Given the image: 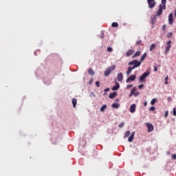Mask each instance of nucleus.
Listing matches in <instances>:
<instances>
[{"label":"nucleus","instance_id":"nucleus-29","mask_svg":"<svg viewBox=\"0 0 176 176\" xmlns=\"http://www.w3.org/2000/svg\"><path fill=\"white\" fill-rule=\"evenodd\" d=\"M167 38H171V36H173V32H169L167 34Z\"/></svg>","mask_w":176,"mask_h":176},{"label":"nucleus","instance_id":"nucleus-30","mask_svg":"<svg viewBox=\"0 0 176 176\" xmlns=\"http://www.w3.org/2000/svg\"><path fill=\"white\" fill-rule=\"evenodd\" d=\"M123 126H124V122H121L119 125H118V127L120 129H122V127H123Z\"/></svg>","mask_w":176,"mask_h":176},{"label":"nucleus","instance_id":"nucleus-6","mask_svg":"<svg viewBox=\"0 0 176 176\" xmlns=\"http://www.w3.org/2000/svg\"><path fill=\"white\" fill-rule=\"evenodd\" d=\"M167 46L165 48V51L164 53L165 54H167V53H168L170 52V49H171V41H168L166 43Z\"/></svg>","mask_w":176,"mask_h":176},{"label":"nucleus","instance_id":"nucleus-36","mask_svg":"<svg viewBox=\"0 0 176 176\" xmlns=\"http://www.w3.org/2000/svg\"><path fill=\"white\" fill-rule=\"evenodd\" d=\"M131 68L132 69V71H133V69H135V68H138V65H136L135 66L131 67Z\"/></svg>","mask_w":176,"mask_h":176},{"label":"nucleus","instance_id":"nucleus-37","mask_svg":"<svg viewBox=\"0 0 176 176\" xmlns=\"http://www.w3.org/2000/svg\"><path fill=\"white\" fill-rule=\"evenodd\" d=\"M166 28H167V26L166 25H163L162 26L163 31H166Z\"/></svg>","mask_w":176,"mask_h":176},{"label":"nucleus","instance_id":"nucleus-39","mask_svg":"<svg viewBox=\"0 0 176 176\" xmlns=\"http://www.w3.org/2000/svg\"><path fill=\"white\" fill-rule=\"evenodd\" d=\"M167 116H168V111H165V115H164L165 118H167Z\"/></svg>","mask_w":176,"mask_h":176},{"label":"nucleus","instance_id":"nucleus-25","mask_svg":"<svg viewBox=\"0 0 176 176\" xmlns=\"http://www.w3.org/2000/svg\"><path fill=\"white\" fill-rule=\"evenodd\" d=\"M156 101H157V99L156 98H153V100H151V105H155V104L156 103Z\"/></svg>","mask_w":176,"mask_h":176},{"label":"nucleus","instance_id":"nucleus-31","mask_svg":"<svg viewBox=\"0 0 176 176\" xmlns=\"http://www.w3.org/2000/svg\"><path fill=\"white\" fill-rule=\"evenodd\" d=\"M173 113L174 116H176V108L175 107H174L173 109Z\"/></svg>","mask_w":176,"mask_h":176},{"label":"nucleus","instance_id":"nucleus-8","mask_svg":"<svg viewBox=\"0 0 176 176\" xmlns=\"http://www.w3.org/2000/svg\"><path fill=\"white\" fill-rule=\"evenodd\" d=\"M146 127L148 128V132L151 133V131H153V125L151 123H146Z\"/></svg>","mask_w":176,"mask_h":176},{"label":"nucleus","instance_id":"nucleus-3","mask_svg":"<svg viewBox=\"0 0 176 176\" xmlns=\"http://www.w3.org/2000/svg\"><path fill=\"white\" fill-rule=\"evenodd\" d=\"M149 9H153L156 6V1L155 0H147Z\"/></svg>","mask_w":176,"mask_h":176},{"label":"nucleus","instance_id":"nucleus-33","mask_svg":"<svg viewBox=\"0 0 176 176\" xmlns=\"http://www.w3.org/2000/svg\"><path fill=\"white\" fill-rule=\"evenodd\" d=\"M141 43H142V41L141 40H138V41H136V45H141Z\"/></svg>","mask_w":176,"mask_h":176},{"label":"nucleus","instance_id":"nucleus-42","mask_svg":"<svg viewBox=\"0 0 176 176\" xmlns=\"http://www.w3.org/2000/svg\"><path fill=\"white\" fill-rule=\"evenodd\" d=\"M154 72H157V67L154 66Z\"/></svg>","mask_w":176,"mask_h":176},{"label":"nucleus","instance_id":"nucleus-1","mask_svg":"<svg viewBox=\"0 0 176 176\" xmlns=\"http://www.w3.org/2000/svg\"><path fill=\"white\" fill-rule=\"evenodd\" d=\"M167 0H162V4L159 6V9L157 11V16H161L163 14V10H166V3Z\"/></svg>","mask_w":176,"mask_h":176},{"label":"nucleus","instance_id":"nucleus-27","mask_svg":"<svg viewBox=\"0 0 176 176\" xmlns=\"http://www.w3.org/2000/svg\"><path fill=\"white\" fill-rule=\"evenodd\" d=\"M134 91H135V87H133L131 91V94L129 95V97H132L133 94H134Z\"/></svg>","mask_w":176,"mask_h":176},{"label":"nucleus","instance_id":"nucleus-2","mask_svg":"<svg viewBox=\"0 0 176 176\" xmlns=\"http://www.w3.org/2000/svg\"><path fill=\"white\" fill-rule=\"evenodd\" d=\"M116 68V65H113L111 67H109L107 70L104 72V76H109L111 72Z\"/></svg>","mask_w":176,"mask_h":176},{"label":"nucleus","instance_id":"nucleus-13","mask_svg":"<svg viewBox=\"0 0 176 176\" xmlns=\"http://www.w3.org/2000/svg\"><path fill=\"white\" fill-rule=\"evenodd\" d=\"M118 82H122V80H123V74L122 73L118 74Z\"/></svg>","mask_w":176,"mask_h":176},{"label":"nucleus","instance_id":"nucleus-22","mask_svg":"<svg viewBox=\"0 0 176 176\" xmlns=\"http://www.w3.org/2000/svg\"><path fill=\"white\" fill-rule=\"evenodd\" d=\"M111 27H113L114 28H116L119 27V23H118L117 22H113L111 24Z\"/></svg>","mask_w":176,"mask_h":176},{"label":"nucleus","instance_id":"nucleus-47","mask_svg":"<svg viewBox=\"0 0 176 176\" xmlns=\"http://www.w3.org/2000/svg\"><path fill=\"white\" fill-rule=\"evenodd\" d=\"M167 80H168V76H166V77L165 78V81H167Z\"/></svg>","mask_w":176,"mask_h":176},{"label":"nucleus","instance_id":"nucleus-38","mask_svg":"<svg viewBox=\"0 0 176 176\" xmlns=\"http://www.w3.org/2000/svg\"><path fill=\"white\" fill-rule=\"evenodd\" d=\"M172 159H173V160H176V154L172 155Z\"/></svg>","mask_w":176,"mask_h":176},{"label":"nucleus","instance_id":"nucleus-50","mask_svg":"<svg viewBox=\"0 0 176 176\" xmlns=\"http://www.w3.org/2000/svg\"><path fill=\"white\" fill-rule=\"evenodd\" d=\"M116 102L119 101V99H116Z\"/></svg>","mask_w":176,"mask_h":176},{"label":"nucleus","instance_id":"nucleus-48","mask_svg":"<svg viewBox=\"0 0 176 176\" xmlns=\"http://www.w3.org/2000/svg\"><path fill=\"white\" fill-rule=\"evenodd\" d=\"M147 104H148V103H147L146 102H144V107H146Z\"/></svg>","mask_w":176,"mask_h":176},{"label":"nucleus","instance_id":"nucleus-12","mask_svg":"<svg viewBox=\"0 0 176 176\" xmlns=\"http://www.w3.org/2000/svg\"><path fill=\"white\" fill-rule=\"evenodd\" d=\"M134 54V50H129L127 52H126V57H130V56H131L132 54Z\"/></svg>","mask_w":176,"mask_h":176},{"label":"nucleus","instance_id":"nucleus-24","mask_svg":"<svg viewBox=\"0 0 176 176\" xmlns=\"http://www.w3.org/2000/svg\"><path fill=\"white\" fill-rule=\"evenodd\" d=\"M146 52H145L141 57L140 58V61H144V60H145V58L146 57Z\"/></svg>","mask_w":176,"mask_h":176},{"label":"nucleus","instance_id":"nucleus-17","mask_svg":"<svg viewBox=\"0 0 176 176\" xmlns=\"http://www.w3.org/2000/svg\"><path fill=\"white\" fill-rule=\"evenodd\" d=\"M156 16H151V24H155V23H156Z\"/></svg>","mask_w":176,"mask_h":176},{"label":"nucleus","instance_id":"nucleus-20","mask_svg":"<svg viewBox=\"0 0 176 176\" xmlns=\"http://www.w3.org/2000/svg\"><path fill=\"white\" fill-rule=\"evenodd\" d=\"M130 131H126L125 133H124V138H127V137H129L130 136Z\"/></svg>","mask_w":176,"mask_h":176},{"label":"nucleus","instance_id":"nucleus-4","mask_svg":"<svg viewBox=\"0 0 176 176\" xmlns=\"http://www.w3.org/2000/svg\"><path fill=\"white\" fill-rule=\"evenodd\" d=\"M129 65H133V67H135V65H138V67H140L141 65V62L137 60H133L129 63Z\"/></svg>","mask_w":176,"mask_h":176},{"label":"nucleus","instance_id":"nucleus-21","mask_svg":"<svg viewBox=\"0 0 176 176\" xmlns=\"http://www.w3.org/2000/svg\"><path fill=\"white\" fill-rule=\"evenodd\" d=\"M88 74L93 76V75H94V70H93V69H89Z\"/></svg>","mask_w":176,"mask_h":176},{"label":"nucleus","instance_id":"nucleus-35","mask_svg":"<svg viewBox=\"0 0 176 176\" xmlns=\"http://www.w3.org/2000/svg\"><path fill=\"white\" fill-rule=\"evenodd\" d=\"M96 87H100V82L99 81H96Z\"/></svg>","mask_w":176,"mask_h":176},{"label":"nucleus","instance_id":"nucleus-45","mask_svg":"<svg viewBox=\"0 0 176 176\" xmlns=\"http://www.w3.org/2000/svg\"><path fill=\"white\" fill-rule=\"evenodd\" d=\"M91 83H93V80L92 79L89 82V85H91Z\"/></svg>","mask_w":176,"mask_h":176},{"label":"nucleus","instance_id":"nucleus-41","mask_svg":"<svg viewBox=\"0 0 176 176\" xmlns=\"http://www.w3.org/2000/svg\"><path fill=\"white\" fill-rule=\"evenodd\" d=\"M149 111H155V107H151Z\"/></svg>","mask_w":176,"mask_h":176},{"label":"nucleus","instance_id":"nucleus-7","mask_svg":"<svg viewBox=\"0 0 176 176\" xmlns=\"http://www.w3.org/2000/svg\"><path fill=\"white\" fill-rule=\"evenodd\" d=\"M135 78H137V76L133 74L131 76H130L126 80V83H129V82H130V80H131V82H134L135 80Z\"/></svg>","mask_w":176,"mask_h":176},{"label":"nucleus","instance_id":"nucleus-11","mask_svg":"<svg viewBox=\"0 0 176 176\" xmlns=\"http://www.w3.org/2000/svg\"><path fill=\"white\" fill-rule=\"evenodd\" d=\"M135 104H133L130 106V112L131 113H134V112H135Z\"/></svg>","mask_w":176,"mask_h":176},{"label":"nucleus","instance_id":"nucleus-34","mask_svg":"<svg viewBox=\"0 0 176 176\" xmlns=\"http://www.w3.org/2000/svg\"><path fill=\"white\" fill-rule=\"evenodd\" d=\"M113 50L112 49V47H107V52H112Z\"/></svg>","mask_w":176,"mask_h":176},{"label":"nucleus","instance_id":"nucleus-43","mask_svg":"<svg viewBox=\"0 0 176 176\" xmlns=\"http://www.w3.org/2000/svg\"><path fill=\"white\" fill-rule=\"evenodd\" d=\"M139 89H141L142 87H144V85H140L138 86Z\"/></svg>","mask_w":176,"mask_h":176},{"label":"nucleus","instance_id":"nucleus-26","mask_svg":"<svg viewBox=\"0 0 176 176\" xmlns=\"http://www.w3.org/2000/svg\"><path fill=\"white\" fill-rule=\"evenodd\" d=\"M131 71H133L132 69H131V67H129L128 68L127 72H126V75H130L131 74Z\"/></svg>","mask_w":176,"mask_h":176},{"label":"nucleus","instance_id":"nucleus-16","mask_svg":"<svg viewBox=\"0 0 176 176\" xmlns=\"http://www.w3.org/2000/svg\"><path fill=\"white\" fill-rule=\"evenodd\" d=\"M141 55V52L138 51L136 52L134 55L132 56V58H135V57H139Z\"/></svg>","mask_w":176,"mask_h":176},{"label":"nucleus","instance_id":"nucleus-9","mask_svg":"<svg viewBox=\"0 0 176 176\" xmlns=\"http://www.w3.org/2000/svg\"><path fill=\"white\" fill-rule=\"evenodd\" d=\"M174 22V18L173 17V13H170L168 16V23L171 25Z\"/></svg>","mask_w":176,"mask_h":176},{"label":"nucleus","instance_id":"nucleus-28","mask_svg":"<svg viewBox=\"0 0 176 176\" xmlns=\"http://www.w3.org/2000/svg\"><path fill=\"white\" fill-rule=\"evenodd\" d=\"M111 107H112V108H118L119 107V104L113 103Z\"/></svg>","mask_w":176,"mask_h":176},{"label":"nucleus","instance_id":"nucleus-49","mask_svg":"<svg viewBox=\"0 0 176 176\" xmlns=\"http://www.w3.org/2000/svg\"><path fill=\"white\" fill-rule=\"evenodd\" d=\"M165 85H168V81H165Z\"/></svg>","mask_w":176,"mask_h":176},{"label":"nucleus","instance_id":"nucleus-40","mask_svg":"<svg viewBox=\"0 0 176 176\" xmlns=\"http://www.w3.org/2000/svg\"><path fill=\"white\" fill-rule=\"evenodd\" d=\"M131 87H133V85H129L126 86L127 89H131Z\"/></svg>","mask_w":176,"mask_h":176},{"label":"nucleus","instance_id":"nucleus-15","mask_svg":"<svg viewBox=\"0 0 176 176\" xmlns=\"http://www.w3.org/2000/svg\"><path fill=\"white\" fill-rule=\"evenodd\" d=\"M117 94H118L116 92H113L111 94H109V98L113 99L115 98V97H116Z\"/></svg>","mask_w":176,"mask_h":176},{"label":"nucleus","instance_id":"nucleus-19","mask_svg":"<svg viewBox=\"0 0 176 176\" xmlns=\"http://www.w3.org/2000/svg\"><path fill=\"white\" fill-rule=\"evenodd\" d=\"M107 108V104H103L101 107H100V112H104L105 109Z\"/></svg>","mask_w":176,"mask_h":176},{"label":"nucleus","instance_id":"nucleus-18","mask_svg":"<svg viewBox=\"0 0 176 176\" xmlns=\"http://www.w3.org/2000/svg\"><path fill=\"white\" fill-rule=\"evenodd\" d=\"M78 101L76 100V98L72 99V104H73V108H75L76 107Z\"/></svg>","mask_w":176,"mask_h":176},{"label":"nucleus","instance_id":"nucleus-23","mask_svg":"<svg viewBox=\"0 0 176 176\" xmlns=\"http://www.w3.org/2000/svg\"><path fill=\"white\" fill-rule=\"evenodd\" d=\"M155 49H156V45L152 44V45L150 46V52H152V50H155Z\"/></svg>","mask_w":176,"mask_h":176},{"label":"nucleus","instance_id":"nucleus-32","mask_svg":"<svg viewBox=\"0 0 176 176\" xmlns=\"http://www.w3.org/2000/svg\"><path fill=\"white\" fill-rule=\"evenodd\" d=\"M133 96H134L135 97H137V96H140V92H135V91H134Z\"/></svg>","mask_w":176,"mask_h":176},{"label":"nucleus","instance_id":"nucleus-46","mask_svg":"<svg viewBox=\"0 0 176 176\" xmlns=\"http://www.w3.org/2000/svg\"><path fill=\"white\" fill-rule=\"evenodd\" d=\"M166 155H171V152L167 151V152H166Z\"/></svg>","mask_w":176,"mask_h":176},{"label":"nucleus","instance_id":"nucleus-14","mask_svg":"<svg viewBox=\"0 0 176 176\" xmlns=\"http://www.w3.org/2000/svg\"><path fill=\"white\" fill-rule=\"evenodd\" d=\"M120 87V85H119V82H116V85L112 87L111 90H119V88Z\"/></svg>","mask_w":176,"mask_h":176},{"label":"nucleus","instance_id":"nucleus-44","mask_svg":"<svg viewBox=\"0 0 176 176\" xmlns=\"http://www.w3.org/2000/svg\"><path fill=\"white\" fill-rule=\"evenodd\" d=\"M104 91H109V88H106L104 89Z\"/></svg>","mask_w":176,"mask_h":176},{"label":"nucleus","instance_id":"nucleus-5","mask_svg":"<svg viewBox=\"0 0 176 176\" xmlns=\"http://www.w3.org/2000/svg\"><path fill=\"white\" fill-rule=\"evenodd\" d=\"M149 72H144L140 78V82H144V80L146 78L147 76H149Z\"/></svg>","mask_w":176,"mask_h":176},{"label":"nucleus","instance_id":"nucleus-10","mask_svg":"<svg viewBox=\"0 0 176 176\" xmlns=\"http://www.w3.org/2000/svg\"><path fill=\"white\" fill-rule=\"evenodd\" d=\"M134 135H135V132H132L129 138H128L129 142H133L134 140Z\"/></svg>","mask_w":176,"mask_h":176}]
</instances>
